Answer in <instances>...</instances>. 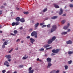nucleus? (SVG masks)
Segmentation results:
<instances>
[{
  "mask_svg": "<svg viewBox=\"0 0 73 73\" xmlns=\"http://www.w3.org/2000/svg\"><path fill=\"white\" fill-rule=\"evenodd\" d=\"M52 28L51 29V32L52 33L54 31H55L57 29V26L56 25H54L52 26Z\"/></svg>",
  "mask_w": 73,
  "mask_h": 73,
  "instance_id": "f257e3e1",
  "label": "nucleus"
},
{
  "mask_svg": "<svg viewBox=\"0 0 73 73\" xmlns=\"http://www.w3.org/2000/svg\"><path fill=\"white\" fill-rule=\"evenodd\" d=\"M31 35L33 37V36H34L36 38L37 37V33L35 31H33V32H32L31 33Z\"/></svg>",
  "mask_w": 73,
  "mask_h": 73,
  "instance_id": "f03ea898",
  "label": "nucleus"
},
{
  "mask_svg": "<svg viewBox=\"0 0 73 73\" xmlns=\"http://www.w3.org/2000/svg\"><path fill=\"white\" fill-rule=\"evenodd\" d=\"M60 49H57L56 50L53 49L52 50V53H57L60 50Z\"/></svg>",
  "mask_w": 73,
  "mask_h": 73,
  "instance_id": "7ed1b4c3",
  "label": "nucleus"
},
{
  "mask_svg": "<svg viewBox=\"0 0 73 73\" xmlns=\"http://www.w3.org/2000/svg\"><path fill=\"white\" fill-rule=\"evenodd\" d=\"M46 61L48 63H50L52 61V58H48L46 59Z\"/></svg>",
  "mask_w": 73,
  "mask_h": 73,
  "instance_id": "20e7f679",
  "label": "nucleus"
},
{
  "mask_svg": "<svg viewBox=\"0 0 73 73\" xmlns=\"http://www.w3.org/2000/svg\"><path fill=\"white\" fill-rule=\"evenodd\" d=\"M30 40L32 44H33V42L35 41V40L33 38H30Z\"/></svg>",
  "mask_w": 73,
  "mask_h": 73,
  "instance_id": "39448f33",
  "label": "nucleus"
},
{
  "mask_svg": "<svg viewBox=\"0 0 73 73\" xmlns=\"http://www.w3.org/2000/svg\"><path fill=\"white\" fill-rule=\"evenodd\" d=\"M4 65H6L7 66H9V63L7 61H5L4 63Z\"/></svg>",
  "mask_w": 73,
  "mask_h": 73,
  "instance_id": "423d86ee",
  "label": "nucleus"
},
{
  "mask_svg": "<svg viewBox=\"0 0 73 73\" xmlns=\"http://www.w3.org/2000/svg\"><path fill=\"white\" fill-rule=\"evenodd\" d=\"M62 13H63V10H62V9L61 8L60 9V12H59V14L60 15H61Z\"/></svg>",
  "mask_w": 73,
  "mask_h": 73,
  "instance_id": "0eeeda50",
  "label": "nucleus"
},
{
  "mask_svg": "<svg viewBox=\"0 0 73 73\" xmlns=\"http://www.w3.org/2000/svg\"><path fill=\"white\" fill-rule=\"evenodd\" d=\"M39 25V23H37L34 26L35 27V29H37V27Z\"/></svg>",
  "mask_w": 73,
  "mask_h": 73,
  "instance_id": "6e6552de",
  "label": "nucleus"
},
{
  "mask_svg": "<svg viewBox=\"0 0 73 73\" xmlns=\"http://www.w3.org/2000/svg\"><path fill=\"white\" fill-rule=\"evenodd\" d=\"M52 41H53L51 39L48 40V42H47L48 44H50L51 43H52Z\"/></svg>",
  "mask_w": 73,
  "mask_h": 73,
  "instance_id": "1a4fd4ad",
  "label": "nucleus"
},
{
  "mask_svg": "<svg viewBox=\"0 0 73 73\" xmlns=\"http://www.w3.org/2000/svg\"><path fill=\"white\" fill-rule=\"evenodd\" d=\"M49 46H50V45L48 44H45L43 46L44 48H48V47H49Z\"/></svg>",
  "mask_w": 73,
  "mask_h": 73,
  "instance_id": "9d476101",
  "label": "nucleus"
},
{
  "mask_svg": "<svg viewBox=\"0 0 73 73\" xmlns=\"http://www.w3.org/2000/svg\"><path fill=\"white\" fill-rule=\"evenodd\" d=\"M66 43L67 44H72V42L71 40H69L68 41H67L66 42Z\"/></svg>",
  "mask_w": 73,
  "mask_h": 73,
  "instance_id": "9b49d317",
  "label": "nucleus"
},
{
  "mask_svg": "<svg viewBox=\"0 0 73 73\" xmlns=\"http://www.w3.org/2000/svg\"><path fill=\"white\" fill-rule=\"evenodd\" d=\"M52 64L50 63H48L47 66V68H49L50 67V66H52Z\"/></svg>",
  "mask_w": 73,
  "mask_h": 73,
  "instance_id": "f8f14e48",
  "label": "nucleus"
},
{
  "mask_svg": "<svg viewBox=\"0 0 73 73\" xmlns=\"http://www.w3.org/2000/svg\"><path fill=\"white\" fill-rule=\"evenodd\" d=\"M57 17H57V16H54V17H51V19L52 20H54V19H57Z\"/></svg>",
  "mask_w": 73,
  "mask_h": 73,
  "instance_id": "ddd939ff",
  "label": "nucleus"
},
{
  "mask_svg": "<svg viewBox=\"0 0 73 73\" xmlns=\"http://www.w3.org/2000/svg\"><path fill=\"white\" fill-rule=\"evenodd\" d=\"M5 57H6V58H8V59H9V58H11V55H6L5 56Z\"/></svg>",
  "mask_w": 73,
  "mask_h": 73,
  "instance_id": "4468645a",
  "label": "nucleus"
},
{
  "mask_svg": "<svg viewBox=\"0 0 73 73\" xmlns=\"http://www.w3.org/2000/svg\"><path fill=\"white\" fill-rule=\"evenodd\" d=\"M17 21H20V18L19 17H17L15 19Z\"/></svg>",
  "mask_w": 73,
  "mask_h": 73,
  "instance_id": "2eb2a0df",
  "label": "nucleus"
},
{
  "mask_svg": "<svg viewBox=\"0 0 73 73\" xmlns=\"http://www.w3.org/2000/svg\"><path fill=\"white\" fill-rule=\"evenodd\" d=\"M20 21L22 23H24V22H25V20L23 18L20 19Z\"/></svg>",
  "mask_w": 73,
  "mask_h": 73,
  "instance_id": "dca6fc26",
  "label": "nucleus"
},
{
  "mask_svg": "<svg viewBox=\"0 0 73 73\" xmlns=\"http://www.w3.org/2000/svg\"><path fill=\"white\" fill-rule=\"evenodd\" d=\"M68 27H69V26H65L64 27L63 29L65 30L67 29L68 28Z\"/></svg>",
  "mask_w": 73,
  "mask_h": 73,
  "instance_id": "f3484780",
  "label": "nucleus"
},
{
  "mask_svg": "<svg viewBox=\"0 0 73 73\" xmlns=\"http://www.w3.org/2000/svg\"><path fill=\"white\" fill-rule=\"evenodd\" d=\"M68 33V32H63L61 33V35H66Z\"/></svg>",
  "mask_w": 73,
  "mask_h": 73,
  "instance_id": "a211bd4d",
  "label": "nucleus"
},
{
  "mask_svg": "<svg viewBox=\"0 0 73 73\" xmlns=\"http://www.w3.org/2000/svg\"><path fill=\"white\" fill-rule=\"evenodd\" d=\"M54 7L56 8H59V7L57 5L54 4Z\"/></svg>",
  "mask_w": 73,
  "mask_h": 73,
  "instance_id": "6ab92c4d",
  "label": "nucleus"
},
{
  "mask_svg": "<svg viewBox=\"0 0 73 73\" xmlns=\"http://www.w3.org/2000/svg\"><path fill=\"white\" fill-rule=\"evenodd\" d=\"M68 53L69 54H73V52L72 51H69L68 52Z\"/></svg>",
  "mask_w": 73,
  "mask_h": 73,
  "instance_id": "aec40b11",
  "label": "nucleus"
},
{
  "mask_svg": "<svg viewBox=\"0 0 73 73\" xmlns=\"http://www.w3.org/2000/svg\"><path fill=\"white\" fill-rule=\"evenodd\" d=\"M28 57V56H24L23 57L22 59L23 60H25V59H27V58Z\"/></svg>",
  "mask_w": 73,
  "mask_h": 73,
  "instance_id": "412c9836",
  "label": "nucleus"
},
{
  "mask_svg": "<svg viewBox=\"0 0 73 73\" xmlns=\"http://www.w3.org/2000/svg\"><path fill=\"white\" fill-rule=\"evenodd\" d=\"M34 72V70L32 69L31 70L29 71V73H33Z\"/></svg>",
  "mask_w": 73,
  "mask_h": 73,
  "instance_id": "4be33fe9",
  "label": "nucleus"
},
{
  "mask_svg": "<svg viewBox=\"0 0 73 73\" xmlns=\"http://www.w3.org/2000/svg\"><path fill=\"white\" fill-rule=\"evenodd\" d=\"M56 36H53L51 39L52 40L54 41V40H56Z\"/></svg>",
  "mask_w": 73,
  "mask_h": 73,
  "instance_id": "5701e85b",
  "label": "nucleus"
},
{
  "mask_svg": "<svg viewBox=\"0 0 73 73\" xmlns=\"http://www.w3.org/2000/svg\"><path fill=\"white\" fill-rule=\"evenodd\" d=\"M65 22H66V21L65 20H64L62 21L61 23L62 24H64Z\"/></svg>",
  "mask_w": 73,
  "mask_h": 73,
  "instance_id": "b1692460",
  "label": "nucleus"
},
{
  "mask_svg": "<svg viewBox=\"0 0 73 73\" xmlns=\"http://www.w3.org/2000/svg\"><path fill=\"white\" fill-rule=\"evenodd\" d=\"M47 10H48V9H47V8H45L43 10V12H45L46 11H47Z\"/></svg>",
  "mask_w": 73,
  "mask_h": 73,
  "instance_id": "393cba45",
  "label": "nucleus"
},
{
  "mask_svg": "<svg viewBox=\"0 0 73 73\" xmlns=\"http://www.w3.org/2000/svg\"><path fill=\"white\" fill-rule=\"evenodd\" d=\"M39 51H44V49L42 48H41V49H39Z\"/></svg>",
  "mask_w": 73,
  "mask_h": 73,
  "instance_id": "a878e982",
  "label": "nucleus"
},
{
  "mask_svg": "<svg viewBox=\"0 0 73 73\" xmlns=\"http://www.w3.org/2000/svg\"><path fill=\"white\" fill-rule=\"evenodd\" d=\"M23 13L25 15H28L29 13L28 12H23Z\"/></svg>",
  "mask_w": 73,
  "mask_h": 73,
  "instance_id": "bb28decb",
  "label": "nucleus"
},
{
  "mask_svg": "<svg viewBox=\"0 0 73 73\" xmlns=\"http://www.w3.org/2000/svg\"><path fill=\"white\" fill-rule=\"evenodd\" d=\"M72 62V61L71 60H70L68 61V64H71Z\"/></svg>",
  "mask_w": 73,
  "mask_h": 73,
  "instance_id": "cd10ccee",
  "label": "nucleus"
},
{
  "mask_svg": "<svg viewBox=\"0 0 73 73\" xmlns=\"http://www.w3.org/2000/svg\"><path fill=\"white\" fill-rule=\"evenodd\" d=\"M14 34H17V30L14 31Z\"/></svg>",
  "mask_w": 73,
  "mask_h": 73,
  "instance_id": "c85d7f7f",
  "label": "nucleus"
},
{
  "mask_svg": "<svg viewBox=\"0 0 73 73\" xmlns=\"http://www.w3.org/2000/svg\"><path fill=\"white\" fill-rule=\"evenodd\" d=\"M16 25L15 23V22H13L12 24V26H15Z\"/></svg>",
  "mask_w": 73,
  "mask_h": 73,
  "instance_id": "c756f323",
  "label": "nucleus"
},
{
  "mask_svg": "<svg viewBox=\"0 0 73 73\" xmlns=\"http://www.w3.org/2000/svg\"><path fill=\"white\" fill-rule=\"evenodd\" d=\"M10 36H16V35L15 34H13L12 33H11L10 34Z\"/></svg>",
  "mask_w": 73,
  "mask_h": 73,
  "instance_id": "7c9ffc66",
  "label": "nucleus"
},
{
  "mask_svg": "<svg viewBox=\"0 0 73 73\" xmlns=\"http://www.w3.org/2000/svg\"><path fill=\"white\" fill-rule=\"evenodd\" d=\"M2 48L3 49L5 48V46L4 44H3L2 46Z\"/></svg>",
  "mask_w": 73,
  "mask_h": 73,
  "instance_id": "2f4dec72",
  "label": "nucleus"
},
{
  "mask_svg": "<svg viewBox=\"0 0 73 73\" xmlns=\"http://www.w3.org/2000/svg\"><path fill=\"white\" fill-rule=\"evenodd\" d=\"M23 64L22 65H20L19 66V68H23Z\"/></svg>",
  "mask_w": 73,
  "mask_h": 73,
  "instance_id": "473e14b6",
  "label": "nucleus"
},
{
  "mask_svg": "<svg viewBox=\"0 0 73 73\" xmlns=\"http://www.w3.org/2000/svg\"><path fill=\"white\" fill-rule=\"evenodd\" d=\"M7 42L5 41V42L3 44L4 45H7Z\"/></svg>",
  "mask_w": 73,
  "mask_h": 73,
  "instance_id": "72a5a7b5",
  "label": "nucleus"
},
{
  "mask_svg": "<svg viewBox=\"0 0 73 73\" xmlns=\"http://www.w3.org/2000/svg\"><path fill=\"white\" fill-rule=\"evenodd\" d=\"M46 27V25H44L42 26V28H44V27Z\"/></svg>",
  "mask_w": 73,
  "mask_h": 73,
  "instance_id": "f704fd0d",
  "label": "nucleus"
},
{
  "mask_svg": "<svg viewBox=\"0 0 73 73\" xmlns=\"http://www.w3.org/2000/svg\"><path fill=\"white\" fill-rule=\"evenodd\" d=\"M47 28H50V24H49L47 25Z\"/></svg>",
  "mask_w": 73,
  "mask_h": 73,
  "instance_id": "c9c22d12",
  "label": "nucleus"
},
{
  "mask_svg": "<svg viewBox=\"0 0 73 73\" xmlns=\"http://www.w3.org/2000/svg\"><path fill=\"white\" fill-rule=\"evenodd\" d=\"M12 50H13V48H12L11 49V50L10 51H9V53H11V52H12Z\"/></svg>",
  "mask_w": 73,
  "mask_h": 73,
  "instance_id": "e433bc0d",
  "label": "nucleus"
},
{
  "mask_svg": "<svg viewBox=\"0 0 73 73\" xmlns=\"http://www.w3.org/2000/svg\"><path fill=\"white\" fill-rule=\"evenodd\" d=\"M64 67H65V69H66H66H68V67L67 66H64Z\"/></svg>",
  "mask_w": 73,
  "mask_h": 73,
  "instance_id": "4c0bfd02",
  "label": "nucleus"
},
{
  "mask_svg": "<svg viewBox=\"0 0 73 73\" xmlns=\"http://www.w3.org/2000/svg\"><path fill=\"white\" fill-rule=\"evenodd\" d=\"M70 8H73V5L70 4Z\"/></svg>",
  "mask_w": 73,
  "mask_h": 73,
  "instance_id": "58836bf2",
  "label": "nucleus"
},
{
  "mask_svg": "<svg viewBox=\"0 0 73 73\" xmlns=\"http://www.w3.org/2000/svg\"><path fill=\"white\" fill-rule=\"evenodd\" d=\"M19 24V22H16L15 23V25H18Z\"/></svg>",
  "mask_w": 73,
  "mask_h": 73,
  "instance_id": "ea45409f",
  "label": "nucleus"
},
{
  "mask_svg": "<svg viewBox=\"0 0 73 73\" xmlns=\"http://www.w3.org/2000/svg\"><path fill=\"white\" fill-rule=\"evenodd\" d=\"M32 67H30L29 68V71H30L31 70H32Z\"/></svg>",
  "mask_w": 73,
  "mask_h": 73,
  "instance_id": "a19ab883",
  "label": "nucleus"
},
{
  "mask_svg": "<svg viewBox=\"0 0 73 73\" xmlns=\"http://www.w3.org/2000/svg\"><path fill=\"white\" fill-rule=\"evenodd\" d=\"M6 72V71L5 70H2V73H4L5 72Z\"/></svg>",
  "mask_w": 73,
  "mask_h": 73,
  "instance_id": "79ce46f5",
  "label": "nucleus"
},
{
  "mask_svg": "<svg viewBox=\"0 0 73 73\" xmlns=\"http://www.w3.org/2000/svg\"><path fill=\"white\" fill-rule=\"evenodd\" d=\"M67 31H68L67 32H70L71 30H70V29H67Z\"/></svg>",
  "mask_w": 73,
  "mask_h": 73,
  "instance_id": "37998d69",
  "label": "nucleus"
},
{
  "mask_svg": "<svg viewBox=\"0 0 73 73\" xmlns=\"http://www.w3.org/2000/svg\"><path fill=\"white\" fill-rule=\"evenodd\" d=\"M54 55H56V54L52 53L51 54V56H53Z\"/></svg>",
  "mask_w": 73,
  "mask_h": 73,
  "instance_id": "c03bdc74",
  "label": "nucleus"
},
{
  "mask_svg": "<svg viewBox=\"0 0 73 73\" xmlns=\"http://www.w3.org/2000/svg\"><path fill=\"white\" fill-rule=\"evenodd\" d=\"M2 14V10H0V15Z\"/></svg>",
  "mask_w": 73,
  "mask_h": 73,
  "instance_id": "a18cd8bd",
  "label": "nucleus"
},
{
  "mask_svg": "<svg viewBox=\"0 0 73 73\" xmlns=\"http://www.w3.org/2000/svg\"><path fill=\"white\" fill-rule=\"evenodd\" d=\"M28 39V38H30V36H28L27 37H26Z\"/></svg>",
  "mask_w": 73,
  "mask_h": 73,
  "instance_id": "49530a36",
  "label": "nucleus"
},
{
  "mask_svg": "<svg viewBox=\"0 0 73 73\" xmlns=\"http://www.w3.org/2000/svg\"><path fill=\"white\" fill-rule=\"evenodd\" d=\"M53 73H56V71L55 70H54L52 71Z\"/></svg>",
  "mask_w": 73,
  "mask_h": 73,
  "instance_id": "de8ad7c7",
  "label": "nucleus"
},
{
  "mask_svg": "<svg viewBox=\"0 0 73 73\" xmlns=\"http://www.w3.org/2000/svg\"><path fill=\"white\" fill-rule=\"evenodd\" d=\"M59 73V70H57L56 71V73Z\"/></svg>",
  "mask_w": 73,
  "mask_h": 73,
  "instance_id": "09e8293b",
  "label": "nucleus"
},
{
  "mask_svg": "<svg viewBox=\"0 0 73 73\" xmlns=\"http://www.w3.org/2000/svg\"><path fill=\"white\" fill-rule=\"evenodd\" d=\"M3 8H4V6H2L1 7V9Z\"/></svg>",
  "mask_w": 73,
  "mask_h": 73,
  "instance_id": "8fccbe9b",
  "label": "nucleus"
},
{
  "mask_svg": "<svg viewBox=\"0 0 73 73\" xmlns=\"http://www.w3.org/2000/svg\"><path fill=\"white\" fill-rule=\"evenodd\" d=\"M52 49V47H51L49 48V50Z\"/></svg>",
  "mask_w": 73,
  "mask_h": 73,
  "instance_id": "3c124183",
  "label": "nucleus"
},
{
  "mask_svg": "<svg viewBox=\"0 0 73 73\" xmlns=\"http://www.w3.org/2000/svg\"><path fill=\"white\" fill-rule=\"evenodd\" d=\"M33 30V29H30L29 30V31H32V30Z\"/></svg>",
  "mask_w": 73,
  "mask_h": 73,
  "instance_id": "603ef678",
  "label": "nucleus"
},
{
  "mask_svg": "<svg viewBox=\"0 0 73 73\" xmlns=\"http://www.w3.org/2000/svg\"><path fill=\"white\" fill-rule=\"evenodd\" d=\"M63 16H66V14H64L63 15Z\"/></svg>",
  "mask_w": 73,
  "mask_h": 73,
  "instance_id": "864d4df0",
  "label": "nucleus"
},
{
  "mask_svg": "<svg viewBox=\"0 0 73 73\" xmlns=\"http://www.w3.org/2000/svg\"><path fill=\"white\" fill-rule=\"evenodd\" d=\"M34 22H35V21H34L32 20L31 21V22L32 23H34Z\"/></svg>",
  "mask_w": 73,
  "mask_h": 73,
  "instance_id": "5fc2aeb1",
  "label": "nucleus"
},
{
  "mask_svg": "<svg viewBox=\"0 0 73 73\" xmlns=\"http://www.w3.org/2000/svg\"><path fill=\"white\" fill-rule=\"evenodd\" d=\"M16 9H17V10H19V9H20L19 8H17V7L16 8Z\"/></svg>",
  "mask_w": 73,
  "mask_h": 73,
  "instance_id": "6e6d98bb",
  "label": "nucleus"
},
{
  "mask_svg": "<svg viewBox=\"0 0 73 73\" xmlns=\"http://www.w3.org/2000/svg\"><path fill=\"white\" fill-rule=\"evenodd\" d=\"M40 26H42V23H40Z\"/></svg>",
  "mask_w": 73,
  "mask_h": 73,
  "instance_id": "4d7b16f0",
  "label": "nucleus"
},
{
  "mask_svg": "<svg viewBox=\"0 0 73 73\" xmlns=\"http://www.w3.org/2000/svg\"><path fill=\"white\" fill-rule=\"evenodd\" d=\"M20 29H21V30H22L23 29V27H21L20 28Z\"/></svg>",
  "mask_w": 73,
  "mask_h": 73,
  "instance_id": "13d9d810",
  "label": "nucleus"
},
{
  "mask_svg": "<svg viewBox=\"0 0 73 73\" xmlns=\"http://www.w3.org/2000/svg\"><path fill=\"white\" fill-rule=\"evenodd\" d=\"M47 56L48 55H47L46 54H45L44 55L45 57H47Z\"/></svg>",
  "mask_w": 73,
  "mask_h": 73,
  "instance_id": "bf43d9fd",
  "label": "nucleus"
},
{
  "mask_svg": "<svg viewBox=\"0 0 73 73\" xmlns=\"http://www.w3.org/2000/svg\"><path fill=\"white\" fill-rule=\"evenodd\" d=\"M70 25V24L69 23H68L67 26H68V27H69Z\"/></svg>",
  "mask_w": 73,
  "mask_h": 73,
  "instance_id": "052dcab7",
  "label": "nucleus"
},
{
  "mask_svg": "<svg viewBox=\"0 0 73 73\" xmlns=\"http://www.w3.org/2000/svg\"><path fill=\"white\" fill-rule=\"evenodd\" d=\"M46 50H49V48H46Z\"/></svg>",
  "mask_w": 73,
  "mask_h": 73,
  "instance_id": "680f3d73",
  "label": "nucleus"
},
{
  "mask_svg": "<svg viewBox=\"0 0 73 73\" xmlns=\"http://www.w3.org/2000/svg\"><path fill=\"white\" fill-rule=\"evenodd\" d=\"M39 60H40V59H39V58H38L37 59V61H39Z\"/></svg>",
  "mask_w": 73,
  "mask_h": 73,
  "instance_id": "e2e57ef3",
  "label": "nucleus"
},
{
  "mask_svg": "<svg viewBox=\"0 0 73 73\" xmlns=\"http://www.w3.org/2000/svg\"><path fill=\"white\" fill-rule=\"evenodd\" d=\"M3 31H0V33H2Z\"/></svg>",
  "mask_w": 73,
  "mask_h": 73,
  "instance_id": "0e129e2a",
  "label": "nucleus"
},
{
  "mask_svg": "<svg viewBox=\"0 0 73 73\" xmlns=\"http://www.w3.org/2000/svg\"><path fill=\"white\" fill-rule=\"evenodd\" d=\"M48 19H49V18H48L47 17V18H46L45 19H46V20H48Z\"/></svg>",
  "mask_w": 73,
  "mask_h": 73,
  "instance_id": "69168bd1",
  "label": "nucleus"
},
{
  "mask_svg": "<svg viewBox=\"0 0 73 73\" xmlns=\"http://www.w3.org/2000/svg\"><path fill=\"white\" fill-rule=\"evenodd\" d=\"M4 5H7V4H6V3H4Z\"/></svg>",
  "mask_w": 73,
  "mask_h": 73,
  "instance_id": "338daca9",
  "label": "nucleus"
},
{
  "mask_svg": "<svg viewBox=\"0 0 73 73\" xmlns=\"http://www.w3.org/2000/svg\"><path fill=\"white\" fill-rule=\"evenodd\" d=\"M70 2H73V0H70Z\"/></svg>",
  "mask_w": 73,
  "mask_h": 73,
  "instance_id": "774afa93",
  "label": "nucleus"
}]
</instances>
